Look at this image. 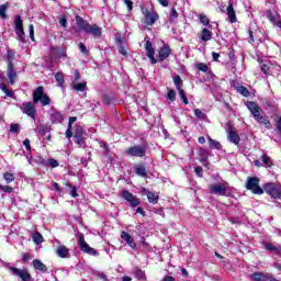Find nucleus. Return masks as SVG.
Returning a JSON list of instances; mask_svg holds the SVG:
<instances>
[{
	"label": "nucleus",
	"mask_w": 281,
	"mask_h": 281,
	"mask_svg": "<svg viewBox=\"0 0 281 281\" xmlns=\"http://www.w3.org/2000/svg\"><path fill=\"white\" fill-rule=\"evenodd\" d=\"M76 23L79 27V30H82L83 32H87L89 27V22H87L85 19L80 18V15L76 16Z\"/></svg>",
	"instance_id": "nucleus-21"
},
{
	"label": "nucleus",
	"mask_w": 281,
	"mask_h": 281,
	"mask_svg": "<svg viewBox=\"0 0 281 281\" xmlns=\"http://www.w3.org/2000/svg\"><path fill=\"white\" fill-rule=\"evenodd\" d=\"M86 34H91L92 36H102V27L98 24H89L86 30Z\"/></svg>",
	"instance_id": "nucleus-14"
},
{
	"label": "nucleus",
	"mask_w": 281,
	"mask_h": 281,
	"mask_svg": "<svg viewBox=\"0 0 281 281\" xmlns=\"http://www.w3.org/2000/svg\"><path fill=\"white\" fill-rule=\"evenodd\" d=\"M122 198L130 203L131 207H137V205H139V200L128 190L122 191Z\"/></svg>",
	"instance_id": "nucleus-10"
},
{
	"label": "nucleus",
	"mask_w": 281,
	"mask_h": 281,
	"mask_svg": "<svg viewBox=\"0 0 281 281\" xmlns=\"http://www.w3.org/2000/svg\"><path fill=\"white\" fill-rule=\"evenodd\" d=\"M125 5H127L128 10H133V1L124 0Z\"/></svg>",
	"instance_id": "nucleus-63"
},
{
	"label": "nucleus",
	"mask_w": 281,
	"mask_h": 281,
	"mask_svg": "<svg viewBox=\"0 0 281 281\" xmlns=\"http://www.w3.org/2000/svg\"><path fill=\"white\" fill-rule=\"evenodd\" d=\"M172 54V49H170V46H162L158 52V60L159 63H164L168 56Z\"/></svg>",
	"instance_id": "nucleus-13"
},
{
	"label": "nucleus",
	"mask_w": 281,
	"mask_h": 281,
	"mask_svg": "<svg viewBox=\"0 0 281 281\" xmlns=\"http://www.w3.org/2000/svg\"><path fill=\"white\" fill-rule=\"evenodd\" d=\"M212 58H213L214 63H216L218 60V58H221V54L213 52L212 53Z\"/></svg>",
	"instance_id": "nucleus-61"
},
{
	"label": "nucleus",
	"mask_w": 281,
	"mask_h": 281,
	"mask_svg": "<svg viewBox=\"0 0 281 281\" xmlns=\"http://www.w3.org/2000/svg\"><path fill=\"white\" fill-rule=\"evenodd\" d=\"M76 120H78V117H76V116H71V117L69 119V123H68V127H69V128H71V125L75 124Z\"/></svg>",
	"instance_id": "nucleus-62"
},
{
	"label": "nucleus",
	"mask_w": 281,
	"mask_h": 281,
	"mask_svg": "<svg viewBox=\"0 0 281 281\" xmlns=\"http://www.w3.org/2000/svg\"><path fill=\"white\" fill-rule=\"evenodd\" d=\"M251 280L254 281H267L269 280V274L262 272H255L251 274Z\"/></svg>",
	"instance_id": "nucleus-26"
},
{
	"label": "nucleus",
	"mask_w": 281,
	"mask_h": 281,
	"mask_svg": "<svg viewBox=\"0 0 281 281\" xmlns=\"http://www.w3.org/2000/svg\"><path fill=\"white\" fill-rule=\"evenodd\" d=\"M195 173H196L199 177H203V167H196V168H195Z\"/></svg>",
	"instance_id": "nucleus-59"
},
{
	"label": "nucleus",
	"mask_w": 281,
	"mask_h": 281,
	"mask_svg": "<svg viewBox=\"0 0 281 281\" xmlns=\"http://www.w3.org/2000/svg\"><path fill=\"white\" fill-rule=\"evenodd\" d=\"M0 89L5 93V95H8V98H14V92L12 90H8V86L4 83H0Z\"/></svg>",
	"instance_id": "nucleus-38"
},
{
	"label": "nucleus",
	"mask_w": 281,
	"mask_h": 281,
	"mask_svg": "<svg viewBox=\"0 0 281 281\" xmlns=\"http://www.w3.org/2000/svg\"><path fill=\"white\" fill-rule=\"evenodd\" d=\"M235 89L237 93H240V95H244V98H249V95H251L249 89L245 88V86H237Z\"/></svg>",
	"instance_id": "nucleus-32"
},
{
	"label": "nucleus",
	"mask_w": 281,
	"mask_h": 281,
	"mask_svg": "<svg viewBox=\"0 0 281 281\" xmlns=\"http://www.w3.org/2000/svg\"><path fill=\"white\" fill-rule=\"evenodd\" d=\"M228 140L232 142V144L238 146V144H240V136H238V133L231 130L228 132Z\"/></svg>",
	"instance_id": "nucleus-23"
},
{
	"label": "nucleus",
	"mask_w": 281,
	"mask_h": 281,
	"mask_svg": "<svg viewBox=\"0 0 281 281\" xmlns=\"http://www.w3.org/2000/svg\"><path fill=\"white\" fill-rule=\"evenodd\" d=\"M135 276L138 278V280H144V278H146V273H144L142 270H136Z\"/></svg>",
	"instance_id": "nucleus-50"
},
{
	"label": "nucleus",
	"mask_w": 281,
	"mask_h": 281,
	"mask_svg": "<svg viewBox=\"0 0 281 281\" xmlns=\"http://www.w3.org/2000/svg\"><path fill=\"white\" fill-rule=\"evenodd\" d=\"M66 137L68 139H71V137H74V133L71 132V127H68L66 131Z\"/></svg>",
	"instance_id": "nucleus-58"
},
{
	"label": "nucleus",
	"mask_w": 281,
	"mask_h": 281,
	"mask_svg": "<svg viewBox=\"0 0 281 281\" xmlns=\"http://www.w3.org/2000/svg\"><path fill=\"white\" fill-rule=\"evenodd\" d=\"M119 53L122 54V56H126L128 54L126 52V48H124V46H122V45L119 46Z\"/></svg>",
	"instance_id": "nucleus-57"
},
{
	"label": "nucleus",
	"mask_w": 281,
	"mask_h": 281,
	"mask_svg": "<svg viewBox=\"0 0 281 281\" xmlns=\"http://www.w3.org/2000/svg\"><path fill=\"white\" fill-rule=\"evenodd\" d=\"M34 269H36L37 271H42L43 273H47V266H45V263H43V261L35 259L32 262Z\"/></svg>",
	"instance_id": "nucleus-22"
},
{
	"label": "nucleus",
	"mask_w": 281,
	"mask_h": 281,
	"mask_svg": "<svg viewBox=\"0 0 281 281\" xmlns=\"http://www.w3.org/2000/svg\"><path fill=\"white\" fill-rule=\"evenodd\" d=\"M266 193L272 199H281V187L276 183L269 182L263 187Z\"/></svg>",
	"instance_id": "nucleus-6"
},
{
	"label": "nucleus",
	"mask_w": 281,
	"mask_h": 281,
	"mask_svg": "<svg viewBox=\"0 0 281 281\" xmlns=\"http://www.w3.org/2000/svg\"><path fill=\"white\" fill-rule=\"evenodd\" d=\"M59 25L61 27H67V18L65 16L59 18Z\"/></svg>",
	"instance_id": "nucleus-52"
},
{
	"label": "nucleus",
	"mask_w": 281,
	"mask_h": 281,
	"mask_svg": "<svg viewBox=\"0 0 281 281\" xmlns=\"http://www.w3.org/2000/svg\"><path fill=\"white\" fill-rule=\"evenodd\" d=\"M271 69V67L269 66V64H262L261 65V71H263V74H269V70Z\"/></svg>",
	"instance_id": "nucleus-51"
},
{
	"label": "nucleus",
	"mask_w": 281,
	"mask_h": 281,
	"mask_svg": "<svg viewBox=\"0 0 281 281\" xmlns=\"http://www.w3.org/2000/svg\"><path fill=\"white\" fill-rule=\"evenodd\" d=\"M15 33L19 41L25 42V31H23V20L18 15L15 18Z\"/></svg>",
	"instance_id": "nucleus-9"
},
{
	"label": "nucleus",
	"mask_w": 281,
	"mask_h": 281,
	"mask_svg": "<svg viewBox=\"0 0 281 281\" xmlns=\"http://www.w3.org/2000/svg\"><path fill=\"white\" fill-rule=\"evenodd\" d=\"M50 120L53 122V124H60L64 120L63 114H60V112H53L50 114Z\"/></svg>",
	"instance_id": "nucleus-28"
},
{
	"label": "nucleus",
	"mask_w": 281,
	"mask_h": 281,
	"mask_svg": "<svg viewBox=\"0 0 281 281\" xmlns=\"http://www.w3.org/2000/svg\"><path fill=\"white\" fill-rule=\"evenodd\" d=\"M121 238L123 240H125L126 245H128V247H131V249H135V247H137V244H135V239H133V237L131 236V234L126 233V232H122L121 233Z\"/></svg>",
	"instance_id": "nucleus-16"
},
{
	"label": "nucleus",
	"mask_w": 281,
	"mask_h": 281,
	"mask_svg": "<svg viewBox=\"0 0 281 281\" xmlns=\"http://www.w3.org/2000/svg\"><path fill=\"white\" fill-rule=\"evenodd\" d=\"M23 146L26 148V150H32V146L30 145L29 138L24 139Z\"/></svg>",
	"instance_id": "nucleus-56"
},
{
	"label": "nucleus",
	"mask_w": 281,
	"mask_h": 281,
	"mask_svg": "<svg viewBox=\"0 0 281 281\" xmlns=\"http://www.w3.org/2000/svg\"><path fill=\"white\" fill-rule=\"evenodd\" d=\"M16 56V53L13 49L7 50V66L14 65L12 64L14 61V58Z\"/></svg>",
	"instance_id": "nucleus-29"
},
{
	"label": "nucleus",
	"mask_w": 281,
	"mask_h": 281,
	"mask_svg": "<svg viewBox=\"0 0 281 281\" xmlns=\"http://www.w3.org/2000/svg\"><path fill=\"white\" fill-rule=\"evenodd\" d=\"M71 88L75 90V91H85L87 89V82H72L71 83Z\"/></svg>",
	"instance_id": "nucleus-34"
},
{
	"label": "nucleus",
	"mask_w": 281,
	"mask_h": 281,
	"mask_svg": "<svg viewBox=\"0 0 281 281\" xmlns=\"http://www.w3.org/2000/svg\"><path fill=\"white\" fill-rule=\"evenodd\" d=\"M70 194L74 199H76V196H78V189H76V187H74L70 191Z\"/></svg>",
	"instance_id": "nucleus-60"
},
{
	"label": "nucleus",
	"mask_w": 281,
	"mask_h": 281,
	"mask_svg": "<svg viewBox=\"0 0 281 281\" xmlns=\"http://www.w3.org/2000/svg\"><path fill=\"white\" fill-rule=\"evenodd\" d=\"M199 157L202 165L207 166V157H210V151L206 148H199Z\"/></svg>",
	"instance_id": "nucleus-18"
},
{
	"label": "nucleus",
	"mask_w": 281,
	"mask_h": 281,
	"mask_svg": "<svg viewBox=\"0 0 281 281\" xmlns=\"http://www.w3.org/2000/svg\"><path fill=\"white\" fill-rule=\"evenodd\" d=\"M246 106L250 111V113L254 115L257 122H259L260 124H263L266 128H269V126H271V122L269 121V119L267 117L262 109H260L258 103L254 101H249L246 103Z\"/></svg>",
	"instance_id": "nucleus-2"
},
{
	"label": "nucleus",
	"mask_w": 281,
	"mask_h": 281,
	"mask_svg": "<svg viewBox=\"0 0 281 281\" xmlns=\"http://www.w3.org/2000/svg\"><path fill=\"white\" fill-rule=\"evenodd\" d=\"M199 37L201 38V41H203L204 43H207V41H212V31L207 30V29H203L202 33L199 35Z\"/></svg>",
	"instance_id": "nucleus-24"
},
{
	"label": "nucleus",
	"mask_w": 281,
	"mask_h": 281,
	"mask_svg": "<svg viewBox=\"0 0 281 281\" xmlns=\"http://www.w3.org/2000/svg\"><path fill=\"white\" fill-rule=\"evenodd\" d=\"M162 281H177V279H175L173 277H170V276H166V277H164Z\"/></svg>",
	"instance_id": "nucleus-64"
},
{
	"label": "nucleus",
	"mask_w": 281,
	"mask_h": 281,
	"mask_svg": "<svg viewBox=\"0 0 281 281\" xmlns=\"http://www.w3.org/2000/svg\"><path fill=\"white\" fill-rule=\"evenodd\" d=\"M31 237L35 245H42V243L44 241L43 235L38 232L31 234Z\"/></svg>",
	"instance_id": "nucleus-30"
},
{
	"label": "nucleus",
	"mask_w": 281,
	"mask_h": 281,
	"mask_svg": "<svg viewBox=\"0 0 281 281\" xmlns=\"http://www.w3.org/2000/svg\"><path fill=\"white\" fill-rule=\"evenodd\" d=\"M29 32H30V38L32 41H34V25L33 24H30Z\"/></svg>",
	"instance_id": "nucleus-55"
},
{
	"label": "nucleus",
	"mask_w": 281,
	"mask_h": 281,
	"mask_svg": "<svg viewBox=\"0 0 281 281\" xmlns=\"http://www.w3.org/2000/svg\"><path fill=\"white\" fill-rule=\"evenodd\" d=\"M226 14L231 21V23H236L238 19L236 18V10H234V3L229 2L227 9H226Z\"/></svg>",
	"instance_id": "nucleus-17"
},
{
	"label": "nucleus",
	"mask_w": 281,
	"mask_h": 281,
	"mask_svg": "<svg viewBox=\"0 0 281 281\" xmlns=\"http://www.w3.org/2000/svg\"><path fill=\"white\" fill-rule=\"evenodd\" d=\"M200 23H202V25H210V19H207L206 14H200Z\"/></svg>",
	"instance_id": "nucleus-43"
},
{
	"label": "nucleus",
	"mask_w": 281,
	"mask_h": 281,
	"mask_svg": "<svg viewBox=\"0 0 281 281\" xmlns=\"http://www.w3.org/2000/svg\"><path fill=\"white\" fill-rule=\"evenodd\" d=\"M178 92H179V95H180L183 104H189L188 97L186 95V91H183V89H182V90H178Z\"/></svg>",
	"instance_id": "nucleus-45"
},
{
	"label": "nucleus",
	"mask_w": 281,
	"mask_h": 281,
	"mask_svg": "<svg viewBox=\"0 0 281 281\" xmlns=\"http://www.w3.org/2000/svg\"><path fill=\"white\" fill-rule=\"evenodd\" d=\"M77 243L81 251H83L85 254H89L90 256H98V251L89 246V244H87V241L85 240V235H79Z\"/></svg>",
	"instance_id": "nucleus-7"
},
{
	"label": "nucleus",
	"mask_w": 281,
	"mask_h": 281,
	"mask_svg": "<svg viewBox=\"0 0 281 281\" xmlns=\"http://www.w3.org/2000/svg\"><path fill=\"white\" fill-rule=\"evenodd\" d=\"M50 54L55 56V58H66L67 57V52L65 49L59 48V47H50Z\"/></svg>",
	"instance_id": "nucleus-19"
},
{
	"label": "nucleus",
	"mask_w": 281,
	"mask_h": 281,
	"mask_svg": "<svg viewBox=\"0 0 281 281\" xmlns=\"http://www.w3.org/2000/svg\"><path fill=\"white\" fill-rule=\"evenodd\" d=\"M55 80L59 85V87H63V85H65V75L63 72H56Z\"/></svg>",
	"instance_id": "nucleus-37"
},
{
	"label": "nucleus",
	"mask_w": 281,
	"mask_h": 281,
	"mask_svg": "<svg viewBox=\"0 0 281 281\" xmlns=\"http://www.w3.org/2000/svg\"><path fill=\"white\" fill-rule=\"evenodd\" d=\"M211 194H217L218 196H227L229 194V186L227 183H215L210 187Z\"/></svg>",
	"instance_id": "nucleus-5"
},
{
	"label": "nucleus",
	"mask_w": 281,
	"mask_h": 281,
	"mask_svg": "<svg viewBox=\"0 0 281 281\" xmlns=\"http://www.w3.org/2000/svg\"><path fill=\"white\" fill-rule=\"evenodd\" d=\"M52 131V127L47 124H40L36 128V133L40 135H47Z\"/></svg>",
	"instance_id": "nucleus-27"
},
{
	"label": "nucleus",
	"mask_w": 281,
	"mask_h": 281,
	"mask_svg": "<svg viewBox=\"0 0 281 281\" xmlns=\"http://www.w3.org/2000/svg\"><path fill=\"white\" fill-rule=\"evenodd\" d=\"M173 83L176 85L178 91H181L183 89V79H181L180 76H176L173 78Z\"/></svg>",
	"instance_id": "nucleus-36"
},
{
	"label": "nucleus",
	"mask_w": 281,
	"mask_h": 281,
	"mask_svg": "<svg viewBox=\"0 0 281 281\" xmlns=\"http://www.w3.org/2000/svg\"><path fill=\"white\" fill-rule=\"evenodd\" d=\"M209 146L214 150H221V148H223L221 143L218 140H214L212 137H209Z\"/></svg>",
	"instance_id": "nucleus-33"
},
{
	"label": "nucleus",
	"mask_w": 281,
	"mask_h": 281,
	"mask_svg": "<svg viewBox=\"0 0 281 281\" xmlns=\"http://www.w3.org/2000/svg\"><path fill=\"white\" fill-rule=\"evenodd\" d=\"M196 69H199V71H203L204 74H207L210 68L205 64L200 63L196 65Z\"/></svg>",
	"instance_id": "nucleus-44"
},
{
	"label": "nucleus",
	"mask_w": 281,
	"mask_h": 281,
	"mask_svg": "<svg viewBox=\"0 0 281 281\" xmlns=\"http://www.w3.org/2000/svg\"><path fill=\"white\" fill-rule=\"evenodd\" d=\"M125 155L128 157H146V147L135 145L125 150Z\"/></svg>",
	"instance_id": "nucleus-8"
},
{
	"label": "nucleus",
	"mask_w": 281,
	"mask_h": 281,
	"mask_svg": "<svg viewBox=\"0 0 281 281\" xmlns=\"http://www.w3.org/2000/svg\"><path fill=\"white\" fill-rule=\"evenodd\" d=\"M247 190H250L254 194H263L265 190L260 188V179L257 177L248 178L246 182Z\"/></svg>",
	"instance_id": "nucleus-4"
},
{
	"label": "nucleus",
	"mask_w": 281,
	"mask_h": 281,
	"mask_svg": "<svg viewBox=\"0 0 281 281\" xmlns=\"http://www.w3.org/2000/svg\"><path fill=\"white\" fill-rule=\"evenodd\" d=\"M74 142L75 144H77V146H79L80 148H82V146H85V142L82 140V127H79L74 136Z\"/></svg>",
	"instance_id": "nucleus-20"
},
{
	"label": "nucleus",
	"mask_w": 281,
	"mask_h": 281,
	"mask_svg": "<svg viewBox=\"0 0 281 281\" xmlns=\"http://www.w3.org/2000/svg\"><path fill=\"white\" fill-rule=\"evenodd\" d=\"M169 19L170 21H177V19H179V12H177L175 8L170 10Z\"/></svg>",
	"instance_id": "nucleus-40"
},
{
	"label": "nucleus",
	"mask_w": 281,
	"mask_h": 281,
	"mask_svg": "<svg viewBox=\"0 0 281 281\" xmlns=\"http://www.w3.org/2000/svg\"><path fill=\"white\" fill-rule=\"evenodd\" d=\"M19 124H12L10 127V133H19Z\"/></svg>",
	"instance_id": "nucleus-54"
},
{
	"label": "nucleus",
	"mask_w": 281,
	"mask_h": 281,
	"mask_svg": "<svg viewBox=\"0 0 281 281\" xmlns=\"http://www.w3.org/2000/svg\"><path fill=\"white\" fill-rule=\"evenodd\" d=\"M142 12L144 14L145 25L153 26L159 20V15L157 14V12H155L153 10H148L147 8L142 7Z\"/></svg>",
	"instance_id": "nucleus-3"
},
{
	"label": "nucleus",
	"mask_w": 281,
	"mask_h": 281,
	"mask_svg": "<svg viewBox=\"0 0 281 281\" xmlns=\"http://www.w3.org/2000/svg\"><path fill=\"white\" fill-rule=\"evenodd\" d=\"M79 49L81 54H89V52L87 50V46H85V44L79 43Z\"/></svg>",
	"instance_id": "nucleus-53"
},
{
	"label": "nucleus",
	"mask_w": 281,
	"mask_h": 281,
	"mask_svg": "<svg viewBox=\"0 0 281 281\" xmlns=\"http://www.w3.org/2000/svg\"><path fill=\"white\" fill-rule=\"evenodd\" d=\"M38 102H41L42 106H48V104H52V99L45 93V88H43V86L37 87L33 91V103L24 102L20 105V110L31 120H36L38 112L36 110V105L34 104H38Z\"/></svg>",
	"instance_id": "nucleus-1"
},
{
	"label": "nucleus",
	"mask_w": 281,
	"mask_h": 281,
	"mask_svg": "<svg viewBox=\"0 0 281 281\" xmlns=\"http://www.w3.org/2000/svg\"><path fill=\"white\" fill-rule=\"evenodd\" d=\"M57 245H59L55 252L59 258H69V248H67L65 245L60 244V240H56Z\"/></svg>",
	"instance_id": "nucleus-12"
},
{
	"label": "nucleus",
	"mask_w": 281,
	"mask_h": 281,
	"mask_svg": "<svg viewBox=\"0 0 281 281\" xmlns=\"http://www.w3.org/2000/svg\"><path fill=\"white\" fill-rule=\"evenodd\" d=\"M145 49L147 52V58H149L151 65H157V59H155V48H153V43L150 41L146 42Z\"/></svg>",
	"instance_id": "nucleus-11"
},
{
	"label": "nucleus",
	"mask_w": 281,
	"mask_h": 281,
	"mask_svg": "<svg viewBox=\"0 0 281 281\" xmlns=\"http://www.w3.org/2000/svg\"><path fill=\"white\" fill-rule=\"evenodd\" d=\"M261 161L265 168H271V166H273V160H271V157L267 156V154L261 156Z\"/></svg>",
	"instance_id": "nucleus-35"
},
{
	"label": "nucleus",
	"mask_w": 281,
	"mask_h": 281,
	"mask_svg": "<svg viewBox=\"0 0 281 281\" xmlns=\"http://www.w3.org/2000/svg\"><path fill=\"white\" fill-rule=\"evenodd\" d=\"M168 100H170L171 102H175V100H177V93L175 92V90H169L168 94H167Z\"/></svg>",
	"instance_id": "nucleus-46"
},
{
	"label": "nucleus",
	"mask_w": 281,
	"mask_h": 281,
	"mask_svg": "<svg viewBox=\"0 0 281 281\" xmlns=\"http://www.w3.org/2000/svg\"><path fill=\"white\" fill-rule=\"evenodd\" d=\"M135 173L138 175V177H146L147 171L144 166H138L135 168Z\"/></svg>",
	"instance_id": "nucleus-39"
},
{
	"label": "nucleus",
	"mask_w": 281,
	"mask_h": 281,
	"mask_svg": "<svg viewBox=\"0 0 281 281\" xmlns=\"http://www.w3.org/2000/svg\"><path fill=\"white\" fill-rule=\"evenodd\" d=\"M0 190H2V192H7L8 194H12V192H14V189L9 186H0Z\"/></svg>",
	"instance_id": "nucleus-49"
},
{
	"label": "nucleus",
	"mask_w": 281,
	"mask_h": 281,
	"mask_svg": "<svg viewBox=\"0 0 281 281\" xmlns=\"http://www.w3.org/2000/svg\"><path fill=\"white\" fill-rule=\"evenodd\" d=\"M146 196H147L149 203H153L154 205L159 203V194H157L153 191H147Z\"/></svg>",
	"instance_id": "nucleus-25"
},
{
	"label": "nucleus",
	"mask_w": 281,
	"mask_h": 281,
	"mask_svg": "<svg viewBox=\"0 0 281 281\" xmlns=\"http://www.w3.org/2000/svg\"><path fill=\"white\" fill-rule=\"evenodd\" d=\"M265 249H267V251H274V254L281 258V247H276L272 244H265Z\"/></svg>",
	"instance_id": "nucleus-31"
},
{
	"label": "nucleus",
	"mask_w": 281,
	"mask_h": 281,
	"mask_svg": "<svg viewBox=\"0 0 281 281\" xmlns=\"http://www.w3.org/2000/svg\"><path fill=\"white\" fill-rule=\"evenodd\" d=\"M7 76L10 85H14V82H16V69L14 68V65L7 66Z\"/></svg>",
	"instance_id": "nucleus-15"
},
{
	"label": "nucleus",
	"mask_w": 281,
	"mask_h": 281,
	"mask_svg": "<svg viewBox=\"0 0 281 281\" xmlns=\"http://www.w3.org/2000/svg\"><path fill=\"white\" fill-rule=\"evenodd\" d=\"M3 179L7 183H12V181H14V175L10 173V172H5L3 175Z\"/></svg>",
	"instance_id": "nucleus-41"
},
{
	"label": "nucleus",
	"mask_w": 281,
	"mask_h": 281,
	"mask_svg": "<svg viewBox=\"0 0 281 281\" xmlns=\"http://www.w3.org/2000/svg\"><path fill=\"white\" fill-rule=\"evenodd\" d=\"M194 115L195 117H198L199 120H205V113H203V111L196 109L194 110Z\"/></svg>",
	"instance_id": "nucleus-48"
},
{
	"label": "nucleus",
	"mask_w": 281,
	"mask_h": 281,
	"mask_svg": "<svg viewBox=\"0 0 281 281\" xmlns=\"http://www.w3.org/2000/svg\"><path fill=\"white\" fill-rule=\"evenodd\" d=\"M47 166H50V168H58L59 164L58 160L50 158L47 160Z\"/></svg>",
	"instance_id": "nucleus-47"
},
{
	"label": "nucleus",
	"mask_w": 281,
	"mask_h": 281,
	"mask_svg": "<svg viewBox=\"0 0 281 281\" xmlns=\"http://www.w3.org/2000/svg\"><path fill=\"white\" fill-rule=\"evenodd\" d=\"M8 11V5L7 4H2L0 5V18L1 19H7V14L5 12Z\"/></svg>",
	"instance_id": "nucleus-42"
}]
</instances>
